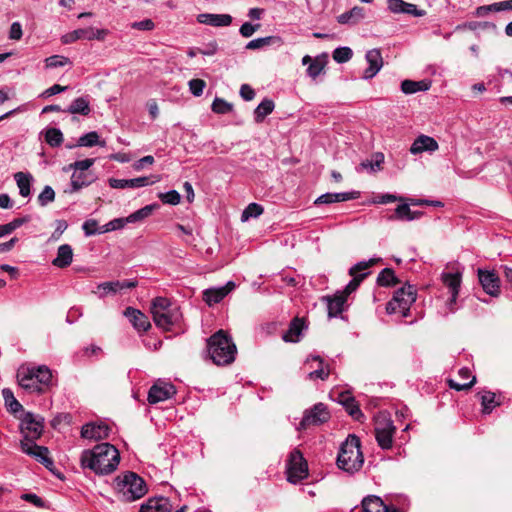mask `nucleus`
Segmentation results:
<instances>
[{"mask_svg": "<svg viewBox=\"0 0 512 512\" xmlns=\"http://www.w3.org/2000/svg\"><path fill=\"white\" fill-rule=\"evenodd\" d=\"M353 56V52L349 47H338L333 51V59L337 63H345Z\"/></svg>", "mask_w": 512, "mask_h": 512, "instance_id": "864d4df0", "label": "nucleus"}, {"mask_svg": "<svg viewBox=\"0 0 512 512\" xmlns=\"http://www.w3.org/2000/svg\"><path fill=\"white\" fill-rule=\"evenodd\" d=\"M151 313L155 325L165 330H170L182 318L179 306L165 297H156L152 301Z\"/></svg>", "mask_w": 512, "mask_h": 512, "instance_id": "39448f33", "label": "nucleus"}, {"mask_svg": "<svg viewBox=\"0 0 512 512\" xmlns=\"http://www.w3.org/2000/svg\"><path fill=\"white\" fill-rule=\"evenodd\" d=\"M124 315L129 318L134 328L138 331L145 332L151 327L148 317L138 309L128 307L124 311Z\"/></svg>", "mask_w": 512, "mask_h": 512, "instance_id": "a878e982", "label": "nucleus"}, {"mask_svg": "<svg viewBox=\"0 0 512 512\" xmlns=\"http://www.w3.org/2000/svg\"><path fill=\"white\" fill-rule=\"evenodd\" d=\"M416 300V291L413 286L408 285L398 289L393 298L387 303L388 314L400 313L403 317L408 315L411 305Z\"/></svg>", "mask_w": 512, "mask_h": 512, "instance_id": "0eeeda50", "label": "nucleus"}, {"mask_svg": "<svg viewBox=\"0 0 512 512\" xmlns=\"http://www.w3.org/2000/svg\"><path fill=\"white\" fill-rule=\"evenodd\" d=\"M260 28V24H251L250 22H245L240 27V34L245 37H251L258 29Z\"/></svg>", "mask_w": 512, "mask_h": 512, "instance_id": "052dcab7", "label": "nucleus"}, {"mask_svg": "<svg viewBox=\"0 0 512 512\" xmlns=\"http://www.w3.org/2000/svg\"><path fill=\"white\" fill-rule=\"evenodd\" d=\"M388 9L392 13H404L409 14L415 17H422L425 15L424 10H420L417 8L415 4L405 2L403 0H388Z\"/></svg>", "mask_w": 512, "mask_h": 512, "instance_id": "5701e85b", "label": "nucleus"}, {"mask_svg": "<svg viewBox=\"0 0 512 512\" xmlns=\"http://www.w3.org/2000/svg\"><path fill=\"white\" fill-rule=\"evenodd\" d=\"M274 110V102L271 99H264L254 110V120L256 123L264 121L266 116Z\"/></svg>", "mask_w": 512, "mask_h": 512, "instance_id": "c9c22d12", "label": "nucleus"}, {"mask_svg": "<svg viewBox=\"0 0 512 512\" xmlns=\"http://www.w3.org/2000/svg\"><path fill=\"white\" fill-rule=\"evenodd\" d=\"M43 134L46 143L51 147H59L63 142V134L58 128H48Z\"/></svg>", "mask_w": 512, "mask_h": 512, "instance_id": "37998d69", "label": "nucleus"}, {"mask_svg": "<svg viewBox=\"0 0 512 512\" xmlns=\"http://www.w3.org/2000/svg\"><path fill=\"white\" fill-rule=\"evenodd\" d=\"M160 199L170 205H177L180 202V194L176 190H170L159 195Z\"/></svg>", "mask_w": 512, "mask_h": 512, "instance_id": "13d9d810", "label": "nucleus"}, {"mask_svg": "<svg viewBox=\"0 0 512 512\" xmlns=\"http://www.w3.org/2000/svg\"><path fill=\"white\" fill-rule=\"evenodd\" d=\"M80 461L83 468H88L98 475H107L117 469L120 453L112 444L101 443L93 449L84 450Z\"/></svg>", "mask_w": 512, "mask_h": 512, "instance_id": "f257e3e1", "label": "nucleus"}, {"mask_svg": "<svg viewBox=\"0 0 512 512\" xmlns=\"http://www.w3.org/2000/svg\"><path fill=\"white\" fill-rule=\"evenodd\" d=\"M176 394L174 385L162 380L156 381L148 392V402L156 404L172 398Z\"/></svg>", "mask_w": 512, "mask_h": 512, "instance_id": "4468645a", "label": "nucleus"}, {"mask_svg": "<svg viewBox=\"0 0 512 512\" xmlns=\"http://www.w3.org/2000/svg\"><path fill=\"white\" fill-rule=\"evenodd\" d=\"M363 462L359 438L355 435H349L340 446L337 466L345 472L354 473L362 467Z\"/></svg>", "mask_w": 512, "mask_h": 512, "instance_id": "423d86ee", "label": "nucleus"}, {"mask_svg": "<svg viewBox=\"0 0 512 512\" xmlns=\"http://www.w3.org/2000/svg\"><path fill=\"white\" fill-rule=\"evenodd\" d=\"M273 44L281 45L282 39L278 36H267V37H262V38H256L247 43L246 49L256 50V49H261L265 46H269V45H273Z\"/></svg>", "mask_w": 512, "mask_h": 512, "instance_id": "f704fd0d", "label": "nucleus"}, {"mask_svg": "<svg viewBox=\"0 0 512 512\" xmlns=\"http://www.w3.org/2000/svg\"><path fill=\"white\" fill-rule=\"evenodd\" d=\"M365 17L364 8L355 6L350 11L344 12L337 17L339 24L355 25L359 23Z\"/></svg>", "mask_w": 512, "mask_h": 512, "instance_id": "c756f323", "label": "nucleus"}, {"mask_svg": "<svg viewBox=\"0 0 512 512\" xmlns=\"http://www.w3.org/2000/svg\"><path fill=\"white\" fill-rule=\"evenodd\" d=\"M110 427L103 423H87L82 426L81 437L89 440H102L109 436Z\"/></svg>", "mask_w": 512, "mask_h": 512, "instance_id": "aec40b11", "label": "nucleus"}, {"mask_svg": "<svg viewBox=\"0 0 512 512\" xmlns=\"http://www.w3.org/2000/svg\"><path fill=\"white\" fill-rule=\"evenodd\" d=\"M82 229L86 236H92L95 234H99V230H100V228H98V222L95 219L86 220L82 225Z\"/></svg>", "mask_w": 512, "mask_h": 512, "instance_id": "bf43d9fd", "label": "nucleus"}, {"mask_svg": "<svg viewBox=\"0 0 512 512\" xmlns=\"http://www.w3.org/2000/svg\"><path fill=\"white\" fill-rule=\"evenodd\" d=\"M120 281H111V282H103L98 285L97 289L99 290V297L104 298L108 294L116 293L119 290Z\"/></svg>", "mask_w": 512, "mask_h": 512, "instance_id": "603ef678", "label": "nucleus"}, {"mask_svg": "<svg viewBox=\"0 0 512 512\" xmlns=\"http://www.w3.org/2000/svg\"><path fill=\"white\" fill-rule=\"evenodd\" d=\"M131 27L137 30L151 31L155 28V24L151 19H144L142 21L132 23Z\"/></svg>", "mask_w": 512, "mask_h": 512, "instance_id": "69168bd1", "label": "nucleus"}, {"mask_svg": "<svg viewBox=\"0 0 512 512\" xmlns=\"http://www.w3.org/2000/svg\"><path fill=\"white\" fill-rule=\"evenodd\" d=\"M197 21L214 27H225L232 23V17L229 14L202 13L197 16Z\"/></svg>", "mask_w": 512, "mask_h": 512, "instance_id": "bb28decb", "label": "nucleus"}, {"mask_svg": "<svg viewBox=\"0 0 512 512\" xmlns=\"http://www.w3.org/2000/svg\"><path fill=\"white\" fill-rule=\"evenodd\" d=\"M383 162H384V155L382 153H375L373 155V159L372 160L363 161L360 164V167L362 169H366V170H369L371 172H375V171L381 169V165H382Z\"/></svg>", "mask_w": 512, "mask_h": 512, "instance_id": "09e8293b", "label": "nucleus"}, {"mask_svg": "<svg viewBox=\"0 0 512 512\" xmlns=\"http://www.w3.org/2000/svg\"><path fill=\"white\" fill-rule=\"evenodd\" d=\"M73 260V250L69 244H62L57 249V256L53 259L52 264L58 268L68 267Z\"/></svg>", "mask_w": 512, "mask_h": 512, "instance_id": "cd10ccee", "label": "nucleus"}, {"mask_svg": "<svg viewBox=\"0 0 512 512\" xmlns=\"http://www.w3.org/2000/svg\"><path fill=\"white\" fill-rule=\"evenodd\" d=\"M308 476V464L302 453L294 449L287 461V480L296 484Z\"/></svg>", "mask_w": 512, "mask_h": 512, "instance_id": "1a4fd4ad", "label": "nucleus"}, {"mask_svg": "<svg viewBox=\"0 0 512 512\" xmlns=\"http://www.w3.org/2000/svg\"><path fill=\"white\" fill-rule=\"evenodd\" d=\"M17 186L19 188V193L22 197H28L30 195V186L32 176L27 173L17 172L14 175Z\"/></svg>", "mask_w": 512, "mask_h": 512, "instance_id": "58836bf2", "label": "nucleus"}, {"mask_svg": "<svg viewBox=\"0 0 512 512\" xmlns=\"http://www.w3.org/2000/svg\"><path fill=\"white\" fill-rule=\"evenodd\" d=\"M44 419L33 413H26L21 421L20 429L24 435L21 441L35 442L43 432Z\"/></svg>", "mask_w": 512, "mask_h": 512, "instance_id": "9b49d317", "label": "nucleus"}, {"mask_svg": "<svg viewBox=\"0 0 512 512\" xmlns=\"http://www.w3.org/2000/svg\"><path fill=\"white\" fill-rule=\"evenodd\" d=\"M322 70L323 65L318 61H314L309 64L307 68V73L311 78L315 79L317 76L321 74Z\"/></svg>", "mask_w": 512, "mask_h": 512, "instance_id": "774afa93", "label": "nucleus"}, {"mask_svg": "<svg viewBox=\"0 0 512 512\" xmlns=\"http://www.w3.org/2000/svg\"><path fill=\"white\" fill-rule=\"evenodd\" d=\"M157 181H159L158 177H154V179H152V177L143 176V177H138V178H134V179L110 178L108 180V183H109L110 187L114 188V189H124V188H133L134 189V188L151 185Z\"/></svg>", "mask_w": 512, "mask_h": 512, "instance_id": "a211bd4d", "label": "nucleus"}, {"mask_svg": "<svg viewBox=\"0 0 512 512\" xmlns=\"http://www.w3.org/2000/svg\"><path fill=\"white\" fill-rule=\"evenodd\" d=\"M429 87L430 84L426 81L404 80L401 83V91L404 94H414L418 91H426Z\"/></svg>", "mask_w": 512, "mask_h": 512, "instance_id": "4c0bfd02", "label": "nucleus"}, {"mask_svg": "<svg viewBox=\"0 0 512 512\" xmlns=\"http://www.w3.org/2000/svg\"><path fill=\"white\" fill-rule=\"evenodd\" d=\"M422 212L412 211L407 204L397 206L395 209V217L400 220L412 221L420 218Z\"/></svg>", "mask_w": 512, "mask_h": 512, "instance_id": "a19ab883", "label": "nucleus"}, {"mask_svg": "<svg viewBox=\"0 0 512 512\" xmlns=\"http://www.w3.org/2000/svg\"><path fill=\"white\" fill-rule=\"evenodd\" d=\"M211 109L217 114H227L233 110V105L222 98L216 97L212 102Z\"/></svg>", "mask_w": 512, "mask_h": 512, "instance_id": "8fccbe9b", "label": "nucleus"}, {"mask_svg": "<svg viewBox=\"0 0 512 512\" xmlns=\"http://www.w3.org/2000/svg\"><path fill=\"white\" fill-rule=\"evenodd\" d=\"M442 281L450 289L452 301H456L461 285V275L459 273H443Z\"/></svg>", "mask_w": 512, "mask_h": 512, "instance_id": "473e14b6", "label": "nucleus"}, {"mask_svg": "<svg viewBox=\"0 0 512 512\" xmlns=\"http://www.w3.org/2000/svg\"><path fill=\"white\" fill-rule=\"evenodd\" d=\"M20 446L25 454L34 457L46 468L50 469L54 465L53 460L48 456V448L44 446H38L35 442L29 441H21Z\"/></svg>", "mask_w": 512, "mask_h": 512, "instance_id": "2eb2a0df", "label": "nucleus"}, {"mask_svg": "<svg viewBox=\"0 0 512 512\" xmlns=\"http://www.w3.org/2000/svg\"><path fill=\"white\" fill-rule=\"evenodd\" d=\"M369 67L365 69L363 77L365 79L373 78L382 68L383 59L379 49H371L367 51L365 56Z\"/></svg>", "mask_w": 512, "mask_h": 512, "instance_id": "4be33fe9", "label": "nucleus"}, {"mask_svg": "<svg viewBox=\"0 0 512 512\" xmlns=\"http://www.w3.org/2000/svg\"><path fill=\"white\" fill-rule=\"evenodd\" d=\"M381 258H371L368 261H360L349 269V274L352 276V280L346 285L344 290L341 292L346 297L357 290L360 283L366 278L369 272H363L369 269L371 266L379 262Z\"/></svg>", "mask_w": 512, "mask_h": 512, "instance_id": "9d476101", "label": "nucleus"}, {"mask_svg": "<svg viewBox=\"0 0 512 512\" xmlns=\"http://www.w3.org/2000/svg\"><path fill=\"white\" fill-rule=\"evenodd\" d=\"M439 148L437 141L427 135L418 136L410 147V153L413 155L423 152H434Z\"/></svg>", "mask_w": 512, "mask_h": 512, "instance_id": "393cba45", "label": "nucleus"}, {"mask_svg": "<svg viewBox=\"0 0 512 512\" xmlns=\"http://www.w3.org/2000/svg\"><path fill=\"white\" fill-rule=\"evenodd\" d=\"M329 419V412L323 403H318L307 410L299 423L298 430H306L310 426L320 425Z\"/></svg>", "mask_w": 512, "mask_h": 512, "instance_id": "ddd939ff", "label": "nucleus"}, {"mask_svg": "<svg viewBox=\"0 0 512 512\" xmlns=\"http://www.w3.org/2000/svg\"><path fill=\"white\" fill-rule=\"evenodd\" d=\"M172 504L166 497H152L149 498L140 507V512H171Z\"/></svg>", "mask_w": 512, "mask_h": 512, "instance_id": "b1692460", "label": "nucleus"}, {"mask_svg": "<svg viewBox=\"0 0 512 512\" xmlns=\"http://www.w3.org/2000/svg\"><path fill=\"white\" fill-rule=\"evenodd\" d=\"M263 213V208L257 203H250L243 211L241 219L247 221L251 217H258Z\"/></svg>", "mask_w": 512, "mask_h": 512, "instance_id": "5fc2aeb1", "label": "nucleus"}, {"mask_svg": "<svg viewBox=\"0 0 512 512\" xmlns=\"http://www.w3.org/2000/svg\"><path fill=\"white\" fill-rule=\"evenodd\" d=\"M113 489L118 500L128 503L142 498L148 491L144 479L131 471L118 475L113 481Z\"/></svg>", "mask_w": 512, "mask_h": 512, "instance_id": "7ed1b4c3", "label": "nucleus"}, {"mask_svg": "<svg viewBox=\"0 0 512 512\" xmlns=\"http://www.w3.org/2000/svg\"><path fill=\"white\" fill-rule=\"evenodd\" d=\"M95 163V159L87 158L84 160L75 161L68 166L64 167L63 170L68 171H82V172H90L89 169Z\"/></svg>", "mask_w": 512, "mask_h": 512, "instance_id": "a18cd8bd", "label": "nucleus"}, {"mask_svg": "<svg viewBox=\"0 0 512 512\" xmlns=\"http://www.w3.org/2000/svg\"><path fill=\"white\" fill-rule=\"evenodd\" d=\"M327 309L329 318L337 317L342 313L344 304L347 300L346 296L342 293H337L333 297H327Z\"/></svg>", "mask_w": 512, "mask_h": 512, "instance_id": "2f4dec72", "label": "nucleus"}, {"mask_svg": "<svg viewBox=\"0 0 512 512\" xmlns=\"http://www.w3.org/2000/svg\"><path fill=\"white\" fill-rule=\"evenodd\" d=\"M2 395L5 400V405L11 412L16 413V412L22 410V405L14 397V394L10 389H8V388L3 389Z\"/></svg>", "mask_w": 512, "mask_h": 512, "instance_id": "49530a36", "label": "nucleus"}, {"mask_svg": "<svg viewBox=\"0 0 512 512\" xmlns=\"http://www.w3.org/2000/svg\"><path fill=\"white\" fill-rule=\"evenodd\" d=\"M476 383V377L472 376V379L469 382L458 383L452 379L448 381L449 387L455 389L456 391L468 390Z\"/></svg>", "mask_w": 512, "mask_h": 512, "instance_id": "680f3d73", "label": "nucleus"}, {"mask_svg": "<svg viewBox=\"0 0 512 512\" xmlns=\"http://www.w3.org/2000/svg\"><path fill=\"white\" fill-rule=\"evenodd\" d=\"M67 64L71 65L70 59L62 55H53L45 59V67L47 69L58 68Z\"/></svg>", "mask_w": 512, "mask_h": 512, "instance_id": "3c124183", "label": "nucleus"}, {"mask_svg": "<svg viewBox=\"0 0 512 512\" xmlns=\"http://www.w3.org/2000/svg\"><path fill=\"white\" fill-rule=\"evenodd\" d=\"M95 145L105 146V142L99 140V135L95 131L86 133L78 139V146L93 147Z\"/></svg>", "mask_w": 512, "mask_h": 512, "instance_id": "c03bdc74", "label": "nucleus"}, {"mask_svg": "<svg viewBox=\"0 0 512 512\" xmlns=\"http://www.w3.org/2000/svg\"><path fill=\"white\" fill-rule=\"evenodd\" d=\"M68 224L65 220H56L55 222V230L51 235L52 240H59L61 235L65 232L67 229Z\"/></svg>", "mask_w": 512, "mask_h": 512, "instance_id": "0e129e2a", "label": "nucleus"}, {"mask_svg": "<svg viewBox=\"0 0 512 512\" xmlns=\"http://www.w3.org/2000/svg\"><path fill=\"white\" fill-rule=\"evenodd\" d=\"M312 361H317L319 363V367L308 374V379L315 380V379H321L325 380L329 376V369L325 368L323 365V360L320 358V356H311L307 358V363H310Z\"/></svg>", "mask_w": 512, "mask_h": 512, "instance_id": "ea45409f", "label": "nucleus"}, {"mask_svg": "<svg viewBox=\"0 0 512 512\" xmlns=\"http://www.w3.org/2000/svg\"><path fill=\"white\" fill-rule=\"evenodd\" d=\"M157 207H158L157 204L147 205V206L133 212L128 217H126V222L135 223V222L142 221V220L146 219L147 217H149Z\"/></svg>", "mask_w": 512, "mask_h": 512, "instance_id": "79ce46f5", "label": "nucleus"}, {"mask_svg": "<svg viewBox=\"0 0 512 512\" xmlns=\"http://www.w3.org/2000/svg\"><path fill=\"white\" fill-rule=\"evenodd\" d=\"M108 31L105 29H94L92 27L81 28L66 33L61 37L64 44H70L78 40H100L103 41L107 36Z\"/></svg>", "mask_w": 512, "mask_h": 512, "instance_id": "f8f14e48", "label": "nucleus"}, {"mask_svg": "<svg viewBox=\"0 0 512 512\" xmlns=\"http://www.w3.org/2000/svg\"><path fill=\"white\" fill-rule=\"evenodd\" d=\"M190 92L196 96L199 97L202 95L203 90L206 86V83L202 79H192L188 83Z\"/></svg>", "mask_w": 512, "mask_h": 512, "instance_id": "4d7b16f0", "label": "nucleus"}, {"mask_svg": "<svg viewBox=\"0 0 512 512\" xmlns=\"http://www.w3.org/2000/svg\"><path fill=\"white\" fill-rule=\"evenodd\" d=\"M480 399L484 414H490L495 407L500 405V402L496 399V394L491 391L481 392Z\"/></svg>", "mask_w": 512, "mask_h": 512, "instance_id": "e433bc0d", "label": "nucleus"}, {"mask_svg": "<svg viewBox=\"0 0 512 512\" xmlns=\"http://www.w3.org/2000/svg\"><path fill=\"white\" fill-rule=\"evenodd\" d=\"M377 283L381 286L395 285L397 283V279L394 271L390 268L383 269L377 277Z\"/></svg>", "mask_w": 512, "mask_h": 512, "instance_id": "de8ad7c7", "label": "nucleus"}, {"mask_svg": "<svg viewBox=\"0 0 512 512\" xmlns=\"http://www.w3.org/2000/svg\"><path fill=\"white\" fill-rule=\"evenodd\" d=\"M374 432L376 441L382 449L387 450L392 447L396 427L386 413H379L375 417Z\"/></svg>", "mask_w": 512, "mask_h": 512, "instance_id": "6e6552de", "label": "nucleus"}, {"mask_svg": "<svg viewBox=\"0 0 512 512\" xmlns=\"http://www.w3.org/2000/svg\"><path fill=\"white\" fill-rule=\"evenodd\" d=\"M236 287L233 281H228L224 286L208 288L203 292V300L208 306H213L224 299Z\"/></svg>", "mask_w": 512, "mask_h": 512, "instance_id": "f3484780", "label": "nucleus"}, {"mask_svg": "<svg viewBox=\"0 0 512 512\" xmlns=\"http://www.w3.org/2000/svg\"><path fill=\"white\" fill-rule=\"evenodd\" d=\"M304 328H305L304 320L300 319V318H294L291 321L288 330L283 334L282 339L285 342L296 343L300 340V335Z\"/></svg>", "mask_w": 512, "mask_h": 512, "instance_id": "c85d7f7f", "label": "nucleus"}, {"mask_svg": "<svg viewBox=\"0 0 512 512\" xmlns=\"http://www.w3.org/2000/svg\"><path fill=\"white\" fill-rule=\"evenodd\" d=\"M21 388L30 393L43 394L53 386V374L46 365H22L17 371Z\"/></svg>", "mask_w": 512, "mask_h": 512, "instance_id": "f03ea898", "label": "nucleus"}, {"mask_svg": "<svg viewBox=\"0 0 512 512\" xmlns=\"http://www.w3.org/2000/svg\"><path fill=\"white\" fill-rule=\"evenodd\" d=\"M345 409L348 412V414L355 420H359L361 417H363V413L360 410L359 406L356 404L355 400L350 401L345 406Z\"/></svg>", "mask_w": 512, "mask_h": 512, "instance_id": "e2e57ef3", "label": "nucleus"}, {"mask_svg": "<svg viewBox=\"0 0 512 512\" xmlns=\"http://www.w3.org/2000/svg\"><path fill=\"white\" fill-rule=\"evenodd\" d=\"M207 349L211 360L218 366L234 362L237 353L236 345L224 330H219L208 338Z\"/></svg>", "mask_w": 512, "mask_h": 512, "instance_id": "20e7f679", "label": "nucleus"}, {"mask_svg": "<svg viewBox=\"0 0 512 512\" xmlns=\"http://www.w3.org/2000/svg\"><path fill=\"white\" fill-rule=\"evenodd\" d=\"M356 198L354 192H342V193H325L319 196L315 200V204H331L336 202H344Z\"/></svg>", "mask_w": 512, "mask_h": 512, "instance_id": "7c9ffc66", "label": "nucleus"}, {"mask_svg": "<svg viewBox=\"0 0 512 512\" xmlns=\"http://www.w3.org/2000/svg\"><path fill=\"white\" fill-rule=\"evenodd\" d=\"M96 180L92 172L73 171L71 175L70 188L65 193L73 194L84 187L91 185Z\"/></svg>", "mask_w": 512, "mask_h": 512, "instance_id": "412c9836", "label": "nucleus"}, {"mask_svg": "<svg viewBox=\"0 0 512 512\" xmlns=\"http://www.w3.org/2000/svg\"><path fill=\"white\" fill-rule=\"evenodd\" d=\"M478 277L483 290L487 294L493 297L500 294V279L494 272L479 269Z\"/></svg>", "mask_w": 512, "mask_h": 512, "instance_id": "6ab92c4d", "label": "nucleus"}, {"mask_svg": "<svg viewBox=\"0 0 512 512\" xmlns=\"http://www.w3.org/2000/svg\"><path fill=\"white\" fill-rule=\"evenodd\" d=\"M350 512H401L399 509L387 506L383 500L375 495L365 497L360 507H354Z\"/></svg>", "mask_w": 512, "mask_h": 512, "instance_id": "dca6fc26", "label": "nucleus"}, {"mask_svg": "<svg viewBox=\"0 0 512 512\" xmlns=\"http://www.w3.org/2000/svg\"><path fill=\"white\" fill-rule=\"evenodd\" d=\"M22 26L19 22H13L9 31V38L11 40H20L22 38Z\"/></svg>", "mask_w": 512, "mask_h": 512, "instance_id": "338daca9", "label": "nucleus"}, {"mask_svg": "<svg viewBox=\"0 0 512 512\" xmlns=\"http://www.w3.org/2000/svg\"><path fill=\"white\" fill-rule=\"evenodd\" d=\"M66 112L70 114L88 115L91 111L89 100L86 97H78L72 101Z\"/></svg>", "mask_w": 512, "mask_h": 512, "instance_id": "72a5a7b5", "label": "nucleus"}, {"mask_svg": "<svg viewBox=\"0 0 512 512\" xmlns=\"http://www.w3.org/2000/svg\"><path fill=\"white\" fill-rule=\"evenodd\" d=\"M55 199V192L51 186H45L42 192L38 196V203L44 207Z\"/></svg>", "mask_w": 512, "mask_h": 512, "instance_id": "6e6d98bb", "label": "nucleus"}]
</instances>
